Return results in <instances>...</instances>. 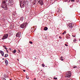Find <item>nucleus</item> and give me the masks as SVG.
Segmentation results:
<instances>
[{
	"label": "nucleus",
	"instance_id": "f257e3e1",
	"mask_svg": "<svg viewBox=\"0 0 80 80\" xmlns=\"http://www.w3.org/2000/svg\"><path fill=\"white\" fill-rule=\"evenodd\" d=\"M1 7L3 8H5L7 7V5H6L5 1L3 0L1 4Z\"/></svg>",
	"mask_w": 80,
	"mask_h": 80
},
{
	"label": "nucleus",
	"instance_id": "f03ea898",
	"mask_svg": "<svg viewBox=\"0 0 80 80\" xmlns=\"http://www.w3.org/2000/svg\"><path fill=\"white\" fill-rule=\"evenodd\" d=\"M20 1V6L21 8H24L25 7V3L24 1Z\"/></svg>",
	"mask_w": 80,
	"mask_h": 80
},
{
	"label": "nucleus",
	"instance_id": "7ed1b4c3",
	"mask_svg": "<svg viewBox=\"0 0 80 80\" xmlns=\"http://www.w3.org/2000/svg\"><path fill=\"white\" fill-rule=\"evenodd\" d=\"M27 24H28L27 22L23 23L21 25V27L22 28H24L25 27H27Z\"/></svg>",
	"mask_w": 80,
	"mask_h": 80
},
{
	"label": "nucleus",
	"instance_id": "20e7f679",
	"mask_svg": "<svg viewBox=\"0 0 80 80\" xmlns=\"http://www.w3.org/2000/svg\"><path fill=\"white\" fill-rule=\"evenodd\" d=\"M8 5L9 6H11L12 7L13 5V0H9Z\"/></svg>",
	"mask_w": 80,
	"mask_h": 80
},
{
	"label": "nucleus",
	"instance_id": "39448f33",
	"mask_svg": "<svg viewBox=\"0 0 80 80\" xmlns=\"http://www.w3.org/2000/svg\"><path fill=\"white\" fill-rule=\"evenodd\" d=\"M8 34H4L3 36V38H2V40H4L8 38Z\"/></svg>",
	"mask_w": 80,
	"mask_h": 80
},
{
	"label": "nucleus",
	"instance_id": "423d86ee",
	"mask_svg": "<svg viewBox=\"0 0 80 80\" xmlns=\"http://www.w3.org/2000/svg\"><path fill=\"white\" fill-rule=\"evenodd\" d=\"M21 35V32H18L16 34V36L17 37H20Z\"/></svg>",
	"mask_w": 80,
	"mask_h": 80
},
{
	"label": "nucleus",
	"instance_id": "0eeeda50",
	"mask_svg": "<svg viewBox=\"0 0 80 80\" xmlns=\"http://www.w3.org/2000/svg\"><path fill=\"white\" fill-rule=\"evenodd\" d=\"M71 76V73H68V74H66L65 77L66 78H70Z\"/></svg>",
	"mask_w": 80,
	"mask_h": 80
},
{
	"label": "nucleus",
	"instance_id": "6e6552de",
	"mask_svg": "<svg viewBox=\"0 0 80 80\" xmlns=\"http://www.w3.org/2000/svg\"><path fill=\"white\" fill-rule=\"evenodd\" d=\"M5 62L6 65H8V61H7V60L6 59L5 60Z\"/></svg>",
	"mask_w": 80,
	"mask_h": 80
},
{
	"label": "nucleus",
	"instance_id": "1a4fd4ad",
	"mask_svg": "<svg viewBox=\"0 0 80 80\" xmlns=\"http://www.w3.org/2000/svg\"><path fill=\"white\" fill-rule=\"evenodd\" d=\"M1 54L2 55V56H3V55H4V52H3L1 51Z\"/></svg>",
	"mask_w": 80,
	"mask_h": 80
},
{
	"label": "nucleus",
	"instance_id": "9d476101",
	"mask_svg": "<svg viewBox=\"0 0 80 80\" xmlns=\"http://www.w3.org/2000/svg\"><path fill=\"white\" fill-rule=\"evenodd\" d=\"M44 30L47 31L48 30V28L47 27H45L44 29Z\"/></svg>",
	"mask_w": 80,
	"mask_h": 80
},
{
	"label": "nucleus",
	"instance_id": "9b49d317",
	"mask_svg": "<svg viewBox=\"0 0 80 80\" xmlns=\"http://www.w3.org/2000/svg\"><path fill=\"white\" fill-rule=\"evenodd\" d=\"M20 20H21V21H23V17H22L21 18Z\"/></svg>",
	"mask_w": 80,
	"mask_h": 80
},
{
	"label": "nucleus",
	"instance_id": "f8f14e48",
	"mask_svg": "<svg viewBox=\"0 0 80 80\" xmlns=\"http://www.w3.org/2000/svg\"><path fill=\"white\" fill-rule=\"evenodd\" d=\"M38 2L39 3H40L41 5H43V4H42L41 3V2L40 0L38 1Z\"/></svg>",
	"mask_w": 80,
	"mask_h": 80
},
{
	"label": "nucleus",
	"instance_id": "ddd939ff",
	"mask_svg": "<svg viewBox=\"0 0 80 80\" xmlns=\"http://www.w3.org/2000/svg\"><path fill=\"white\" fill-rule=\"evenodd\" d=\"M1 79L2 80H6V79H5V78H3V77H2L1 78Z\"/></svg>",
	"mask_w": 80,
	"mask_h": 80
},
{
	"label": "nucleus",
	"instance_id": "4468645a",
	"mask_svg": "<svg viewBox=\"0 0 80 80\" xmlns=\"http://www.w3.org/2000/svg\"><path fill=\"white\" fill-rule=\"evenodd\" d=\"M39 1L41 2V4H43V1L42 0H39Z\"/></svg>",
	"mask_w": 80,
	"mask_h": 80
},
{
	"label": "nucleus",
	"instance_id": "2eb2a0df",
	"mask_svg": "<svg viewBox=\"0 0 80 80\" xmlns=\"http://www.w3.org/2000/svg\"><path fill=\"white\" fill-rule=\"evenodd\" d=\"M16 50H14L13 52H12V53H16Z\"/></svg>",
	"mask_w": 80,
	"mask_h": 80
},
{
	"label": "nucleus",
	"instance_id": "dca6fc26",
	"mask_svg": "<svg viewBox=\"0 0 80 80\" xmlns=\"http://www.w3.org/2000/svg\"><path fill=\"white\" fill-rule=\"evenodd\" d=\"M8 56V54H5V55L4 56V57H7Z\"/></svg>",
	"mask_w": 80,
	"mask_h": 80
},
{
	"label": "nucleus",
	"instance_id": "f3484780",
	"mask_svg": "<svg viewBox=\"0 0 80 80\" xmlns=\"http://www.w3.org/2000/svg\"><path fill=\"white\" fill-rule=\"evenodd\" d=\"M66 31H64V32L63 33H62V35H64V34H66Z\"/></svg>",
	"mask_w": 80,
	"mask_h": 80
},
{
	"label": "nucleus",
	"instance_id": "a211bd4d",
	"mask_svg": "<svg viewBox=\"0 0 80 80\" xmlns=\"http://www.w3.org/2000/svg\"><path fill=\"white\" fill-rule=\"evenodd\" d=\"M29 43L31 44H33V42H32L29 41Z\"/></svg>",
	"mask_w": 80,
	"mask_h": 80
},
{
	"label": "nucleus",
	"instance_id": "6ab92c4d",
	"mask_svg": "<svg viewBox=\"0 0 80 80\" xmlns=\"http://www.w3.org/2000/svg\"><path fill=\"white\" fill-rule=\"evenodd\" d=\"M26 78L27 79H28L29 78V77H28V76H26Z\"/></svg>",
	"mask_w": 80,
	"mask_h": 80
},
{
	"label": "nucleus",
	"instance_id": "aec40b11",
	"mask_svg": "<svg viewBox=\"0 0 80 80\" xmlns=\"http://www.w3.org/2000/svg\"><path fill=\"white\" fill-rule=\"evenodd\" d=\"M69 28H73V26H70Z\"/></svg>",
	"mask_w": 80,
	"mask_h": 80
},
{
	"label": "nucleus",
	"instance_id": "412c9836",
	"mask_svg": "<svg viewBox=\"0 0 80 80\" xmlns=\"http://www.w3.org/2000/svg\"><path fill=\"white\" fill-rule=\"evenodd\" d=\"M42 66L43 67H45V65L44 64H42Z\"/></svg>",
	"mask_w": 80,
	"mask_h": 80
},
{
	"label": "nucleus",
	"instance_id": "4be33fe9",
	"mask_svg": "<svg viewBox=\"0 0 80 80\" xmlns=\"http://www.w3.org/2000/svg\"><path fill=\"white\" fill-rule=\"evenodd\" d=\"M71 26H72V24H69V27H71Z\"/></svg>",
	"mask_w": 80,
	"mask_h": 80
},
{
	"label": "nucleus",
	"instance_id": "5701e85b",
	"mask_svg": "<svg viewBox=\"0 0 80 80\" xmlns=\"http://www.w3.org/2000/svg\"><path fill=\"white\" fill-rule=\"evenodd\" d=\"M77 66H74L73 68H77Z\"/></svg>",
	"mask_w": 80,
	"mask_h": 80
},
{
	"label": "nucleus",
	"instance_id": "b1692460",
	"mask_svg": "<svg viewBox=\"0 0 80 80\" xmlns=\"http://www.w3.org/2000/svg\"><path fill=\"white\" fill-rule=\"evenodd\" d=\"M29 0V1H30L31 3H32V1L33 0Z\"/></svg>",
	"mask_w": 80,
	"mask_h": 80
},
{
	"label": "nucleus",
	"instance_id": "393cba45",
	"mask_svg": "<svg viewBox=\"0 0 80 80\" xmlns=\"http://www.w3.org/2000/svg\"><path fill=\"white\" fill-rule=\"evenodd\" d=\"M54 79H55V80H57V78H54Z\"/></svg>",
	"mask_w": 80,
	"mask_h": 80
},
{
	"label": "nucleus",
	"instance_id": "a878e982",
	"mask_svg": "<svg viewBox=\"0 0 80 80\" xmlns=\"http://www.w3.org/2000/svg\"><path fill=\"white\" fill-rule=\"evenodd\" d=\"M4 48L5 49H6V50H7V47H6L5 48Z\"/></svg>",
	"mask_w": 80,
	"mask_h": 80
},
{
	"label": "nucleus",
	"instance_id": "bb28decb",
	"mask_svg": "<svg viewBox=\"0 0 80 80\" xmlns=\"http://www.w3.org/2000/svg\"><path fill=\"white\" fill-rule=\"evenodd\" d=\"M72 36L73 37H75V35H72Z\"/></svg>",
	"mask_w": 80,
	"mask_h": 80
},
{
	"label": "nucleus",
	"instance_id": "cd10ccee",
	"mask_svg": "<svg viewBox=\"0 0 80 80\" xmlns=\"http://www.w3.org/2000/svg\"><path fill=\"white\" fill-rule=\"evenodd\" d=\"M65 46H66V47H67V46H68V45H67L66 44H65Z\"/></svg>",
	"mask_w": 80,
	"mask_h": 80
},
{
	"label": "nucleus",
	"instance_id": "c85d7f7f",
	"mask_svg": "<svg viewBox=\"0 0 80 80\" xmlns=\"http://www.w3.org/2000/svg\"><path fill=\"white\" fill-rule=\"evenodd\" d=\"M71 2H74L75 0H71Z\"/></svg>",
	"mask_w": 80,
	"mask_h": 80
},
{
	"label": "nucleus",
	"instance_id": "c756f323",
	"mask_svg": "<svg viewBox=\"0 0 80 80\" xmlns=\"http://www.w3.org/2000/svg\"><path fill=\"white\" fill-rule=\"evenodd\" d=\"M60 58H61V59H62V58H63V57L61 56V57Z\"/></svg>",
	"mask_w": 80,
	"mask_h": 80
},
{
	"label": "nucleus",
	"instance_id": "7c9ffc66",
	"mask_svg": "<svg viewBox=\"0 0 80 80\" xmlns=\"http://www.w3.org/2000/svg\"><path fill=\"white\" fill-rule=\"evenodd\" d=\"M61 61H63V59H61Z\"/></svg>",
	"mask_w": 80,
	"mask_h": 80
},
{
	"label": "nucleus",
	"instance_id": "2f4dec72",
	"mask_svg": "<svg viewBox=\"0 0 80 80\" xmlns=\"http://www.w3.org/2000/svg\"><path fill=\"white\" fill-rule=\"evenodd\" d=\"M59 38H61V39H62V37H61V36H60L59 37Z\"/></svg>",
	"mask_w": 80,
	"mask_h": 80
},
{
	"label": "nucleus",
	"instance_id": "473e14b6",
	"mask_svg": "<svg viewBox=\"0 0 80 80\" xmlns=\"http://www.w3.org/2000/svg\"><path fill=\"white\" fill-rule=\"evenodd\" d=\"M3 47H4V48H5V47H6V46H4V45H3Z\"/></svg>",
	"mask_w": 80,
	"mask_h": 80
},
{
	"label": "nucleus",
	"instance_id": "72a5a7b5",
	"mask_svg": "<svg viewBox=\"0 0 80 80\" xmlns=\"http://www.w3.org/2000/svg\"><path fill=\"white\" fill-rule=\"evenodd\" d=\"M24 1V0H20V1Z\"/></svg>",
	"mask_w": 80,
	"mask_h": 80
},
{
	"label": "nucleus",
	"instance_id": "f704fd0d",
	"mask_svg": "<svg viewBox=\"0 0 80 80\" xmlns=\"http://www.w3.org/2000/svg\"><path fill=\"white\" fill-rule=\"evenodd\" d=\"M75 42V40L73 41V42Z\"/></svg>",
	"mask_w": 80,
	"mask_h": 80
},
{
	"label": "nucleus",
	"instance_id": "c9c22d12",
	"mask_svg": "<svg viewBox=\"0 0 80 80\" xmlns=\"http://www.w3.org/2000/svg\"><path fill=\"white\" fill-rule=\"evenodd\" d=\"M2 52V51H0V53Z\"/></svg>",
	"mask_w": 80,
	"mask_h": 80
},
{
	"label": "nucleus",
	"instance_id": "e433bc0d",
	"mask_svg": "<svg viewBox=\"0 0 80 80\" xmlns=\"http://www.w3.org/2000/svg\"><path fill=\"white\" fill-rule=\"evenodd\" d=\"M23 72H25V70H23Z\"/></svg>",
	"mask_w": 80,
	"mask_h": 80
},
{
	"label": "nucleus",
	"instance_id": "4c0bfd02",
	"mask_svg": "<svg viewBox=\"0 0 80 80\" xmlns=\"http://www.w3.org/2000/svg\"><path fill=\"white\" fill-rule=\"evenodd\" d=\"M20 50H19V53H20Z\"/></svg>",
	"mask_w": 80,
	"mask_h": 80
},
{
	"label": "nucleus",
	"instance_id": "58836bf2",
	"mask_svg": "<svg viewBox=\"0 0 80 80\" xmlns=\"http://www.w3.org/2000/svg\"><path fill=\"white\" fill-rule=\"evenodd\" d=\"M36 0H34V1L35 2L36 1Z\"/></svg>",
	"mask_w": 80,
	"mask_h": 80
},
{
	"label": "nucleus",
	"instance_id": "ea45409f",
	"mask_svg": "<svg viewBox=\"0 0 80 80\" xmlns=\"http://www.w3.org/2000/svg\"><path fill=\"white\" fill-rule=\"evenodd\" d=\"M7 52H8V50H7Z\"/></svg>",
	"mask_w": 80,
	"mask_h": 80
},
{
	"label": "nucleus",
	"instance_id": "a19ab883",
	"mask_svg": "<svg viewBox=\"0 0 80 80\" xmlns=\"http://www.w3.org/2000/svg\"><path fill=\"white\" fill-rule=\"evenodd\" d=\"M10 80H12V79H9Z\"/></svg>",
	"mask_w": 80,
	"mask_h": 80
},
{
	"label": "nucleus",
	"instance_id": "79ce46f5",
	"mask_svg": "<svg viewBox=\"0 0 80 80\" xmlns=\"http://www.w3.org/2000/svg\"><path fill=\"white\" fill-rule=\"evenodd\" d=\"M2 60H4V58H3Z\"/></svg>",
	"mask_w": 80,
	"mask_h": 80
},
{
	"label": "nucleus",
	"instance_id": "37998d69",
	"mask_svg": "<svg viewBox=\"0 0 80 80\" xmlns=\"http://www.w3.org/2000/svg\"><path fill=\"white\" fill-rule=\"evenodd\" d=\"M35 58V59H36V58Z\"/></svg>",
	"mask_w": 80,
	"mask_h": 80
},
{
	"label": "nucleus",
	"instance_id": "c03bdc74",
	"mask_svg": "<svg viewBox=\"0 0 80 80\" xmlns=\"http://www.w3.org/2000/svg\"><path fill=\"white\" fill-rule=\"evenodd\" d=\"M34 79H36V78H35Z\"/></svg>",
	"mask_w": 80,
	"mask_h": 80
},
{
	"label": "nucleus",
	"instance_id": "a18cd8bd",
	"mask_svg": "<svg viewBox=\"0 0 80 80\" xmlns=\"http://www.w3.org/2000/svg\"><path fill=\"white\" fill-rule=\"evenodd\" d=\"M7 0V1H8V0Z\"/></svg>",
	"mask_w": 80,
	"mask_h": 80
},
{
	"label": "nucleus",
	"instance_id": "49530a36",
	"mask_svg": "<svg viewBox=\"0 0 80 80\" xmlns=\"http://www.w3.org/2000/svg\"><path fill=\"white\" fill-rule=\"evenodd\" d=\"M79 40H80V39H79Z\"/></svg>",
	"mask_w": 80,
	"mask_h": 80
}]
</instances>
